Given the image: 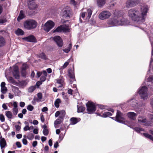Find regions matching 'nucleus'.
I'll use <instances>...</instances> for the list:
<instances>
[{
  "instance_id": "obj_1",
  "label": "nucleus",
  "mask_w": 153,
  "mask_h": 153,
  "mask_svg": "<svg viewBox=\"0 0 153 153\" xmlns=\"http://www.w3.org/2000/svg\"><path fill=\"white\" fill-rule=\"evenodd\" d=\"M149 10V7L144 4L141 7V11L134 9H131L128 11V16L132 20L141 24L145 21V16Z\"/></svg>"
},
{
  "instance_id": "obj_2",
  "label": "nucleus",
  "mask_w": 153,
  "mask_h": 153,
  "mask_svg": "<svg viewBox=\"0 0 153 153\" xmlns=\"http://www.w3.org/2000/svg\"><path fill=\"white\" fill-rule=\"evenodd\" d=\"M122 11L115 10L114 13V18L109 20L108 21L107 24L108 27L126 25H129V21L122 17Z\"/></svg>"
},
{
  "instance_id": "obj_3",
  "label": "nucleus",
  "mask_w": 153,
  "mask_h": 153,
  "mask_svg": "<svg viewBox=\"0 0 153 153\" xmlns=\"http://www.w3.org/2000/svg\"><path fill=\"white\" fill-rule=\"evenodd\" d=\"M37 22L33 19H28L24 22L23 26L25 29L30 30L35 28L37 25Z\"/></svg>"
},
{
  "instance_id": "obj_4",
  "label": "nucleus",
  "mask_w": 153,
  "mask_h": 153,
  "mask_svg": "<svg viewBox=\"0 0 153 153\" xmlns=\"http://www.w3.org/2000/svg\"><path fill=\"white\" fill-rule=\"evenodd\" d=\"M140 96L142 99H147L148 96L147 88L146 86H143L139 88L138 91Z\"/></svg>"
},
{
  "instance_id": "obj_5",
  "label": "nucleus",
  "mask_w": 153,
  "mask_h": 153,
  "mask_svg": "<svg viewBox=\"0 0 153 153\" xmlns=\"http://www.w3.org/2000/svg\"><path fill=\"white\" fill-rule=\"evenodd\" d=\"M55 23L51 20L48 21L44 25L43 28L46 32H48L54 26Z\"/></svg>"
},
{
  "instance_id": "obj_6",
  "label": "nucleus",
  "mask_w": 153,
  "mask_h": 153,
  "mask_svg": "<svg viewBox=\"0 0 153 153\" xmlns=\"http://www.w3.org/2000/svg\"><path fill=\"white\" fill-rule=\"evenodd\" d=\"M87 110L88 114H91L94 112L96 110V106L94 103L88 101L86 104Z\"/></svg>"
},
{
  "instance_id": "obj_7",
  "label": "nucleus",
  "mask_w": 153,
  "mask_h": 153,
  "mask_svg": "<svg viewBox=\"0 0 153 153\" xmlns=\"http://www.w3.org/2000/svg\"><path fill=\"white\" fill-rule=\"evenodd\" d=\"M140 2V0H127L126 3V6L129 8L135 6Z\"/></svg>"
},
{
  "instance_id": "obj_8",
  "label": "nucleus",
  "mask_w": 153,
  "mask_h": 153,
  "mask_svg": "<svg viewBox=\"0 0 153 153\" xmlns=\"http://www.w3.org/2000/svg\"><path fill=\"white\" fill-rule=\"evenodd\" d=\"M111 15V13L108 11L105 10L102 12L99 15V18L101 20H104L109 18Z\"/></svg>"
},
{
  "instance_id": "obj_9",
  "label": "nucleus",
  "mask_w": 153,
  "mask_h": 153,
  "mask_svg": "<svg viewBox=\"0 0 153 153\" xmlns=\"http://www.w3.org/2000/svg\"><path fill=\"white\" fill-rule=\"evenodd\" d=\"M61 15L64 18L68 19L72 15V12L70 8H66L63 10Z\"/></svg>"
},
{
  "instance_id": "obj_10",
  "label": "nucleus",
  "mask_w": 153,
  "mask_h": 153,
  "mask_svg": "<svg viewBox=\"0 0 153 153\" xmlns=\"http://www.w3.org/2000/svg\"><path fill=\"white\" fill-rule=\"evenodd\" d=\"M53 39L59 47L61 48L63 46V42L62 39L59 36H54L53 38Z\"/></svg>"
},
{
  "instance_id": "obj_11",
  "label": "nucleus",
  "mask_w": 153,
  "mask_h": 153,
  "mask_svg": "<svg viewBox=\"0 0 153 153\" xmlns=\"http://www.w3.org/2000/svg\"><path fill=\"white\" fill-rule=\"evenodd\" d=\"M138 121L140 123H142L143 125L146 126H151L150 122L147 121L146 119L144 117H139L138 118Z\"/></svg>"
},
{
  "instance_id": "obj_12",
  "label": "nucleus",
  "mask_w": 153,
  "mask_h": 153,
  "mask_svg": "<svg viewBox=\"0 0 153 153\" xmlns=\"http://www.w3.org/2000/svg\"><path fill=\"white\" fill-rule=\"evenodd\" d=\"M27 4L30 10H34L37 7V5L35 3L34 0H28Z\"/></svg>"
},
{
  "instance_id": "obj_13",
  "label": "nucleus",
  "mask_w": 153,
  "mask_h": 153,
  "mask_svg": "<svg viewBox=\"0 0 153 153\" xmlns=\"http://www.w3.org/2000/svg\"><path fill=\"white\" fill-rule=\"evenodd\" d=\"M124 118L122 117V113L120 111L117 110L116 117L115 118V120L120 123H122V120Z\"/></svg>"
},
{
  "instance_id": "obj_14",
  "label": "nucleus",
  "mask_w": 153,
  "mask_h": 153,
  "mask_svg": "<svg viewBox=\"0 0 153 153\" xmlns=\"http://www.w3.org/2000/svg\"><path fill=\"white\" fill-rule=\"evenodd\" d=\"M87 12H82L81 14V16L82 18H84L85 16H87V17L86 19H89L90 18L92 15V11L91 9H88L87 10Z\"/></svg>"
},
{
  "instance_id": "obj_15",
  "label": "nucleus",
  "mask_w": 153,
  "mask_h": 153,
  "mask_svg": "<svg viewBox=\"0 0 153 153\" xmlns=\"http://www.w3.org/2000/svg\"><path fill=\"white\" fill-rule=\"evenodd\" d=\"M56 84L59 85L58 86H57L58 88L64 87L65 86L64 79L62 77H60L59 78L56 79Z\"/></svg>"
},
{
  "instance_id": "obj_16",
  "label": "nucleus",
  "mask_w": 153,
  "mask_h": 153,
  "mask_svg": "<svg viewBox=\"0 0 153 153\" xmlns=\"http://www.w3.org/2000/svg\"><path fill=\"white\" fill-rule=\"evenodd\" d=\"M13 74L14 77L15 79H19V71L17 66H15L14 67Z\"/></svg>"
},
{
  "instance_id": "obj_17",
  "label": "nucleus",
  "mask_w": 153,
  "mask_h": 153,
  "mask_svg": "<svg viewBox=\"0 0 153 153\" xmlns=\"http://www.w3.org/2000/svg\"><path fill=\"white\" fill-rule=\"evenodd\" d=\"M150 34V33H148V35L149 36V40L151 43L152 47V57L151 58V60H150V64H151V63H152L153 62V58H152V56H153V42L152 41V40L153 39V38L151 37L150 35H152V33ZM151 64H150V65Z\"/></svg>"
},
{
  "instance_id": "obj_18",
  "label": "nucleus",
  "mask_w": 153,
  "mask_h": 153,
  "mask_svg": "<svg viewBox=\"0 0 153 153\" xmlns=\"http://www.w3.org/2000/svg\"><path fill=\"white\" fill-rule=\"evenodd\" d=\"M23 39L28 42H36L35 38L32 35L23 38Z\"/></svg>"
},
{
  "instance_id": "obj_19",
  "label": "nucleus",
  "mask_w": 153,
  "mask_h": 153,
  "mask_svg": "<svg viewBox=\"0 0 153 153\" xmlns=\"http://www.w3.org/2000/svg\"><path fill=\"white\" fill-rule=\"evenodd\" d=\"M127 115L130 119L134 120L136 118L137 114L133 112H129L127 113Z\"/></svg>"
},
{
  "instance_id": "obj_20",
  "label": "nucleus",
  "mask_w": 153,
  "mask_h": 153,
  "mask_svg": "<svg viewBox=\"0 0 153 153\" xmlns=\"http://www.w3.org/2000/svg\"><path fill=\"white\" fill-rule=\"evenodd\" d=\"M0 145L1 149L4 148L7 145L6 142L4 138L1 137L0 138Z\"/></svg>"
},
{
  "instance_id": "obj_21",
  "label": "nucleus",
  "mask_w": 153,
  "mask_h": 153,
  "mask_svg": "<svg viewBox=\"0 0 153 153\" xmlns=\"http://www.w3.org/2000/svg\"><path fill=\"white\" fill-rule=\"evenodd\" d=\"M68 76L71 79H73V81L75 80L74 70L71 69L68 70Z\"/></svg>"
},
{
  "instance_id": "obj_22",
  "label": "nucleus",
  "mask_w": 153,
  "mask_h": 153,
  "mask_svg": "<svg viewBox=\"0 0 153 153\" xmlns=\"http://www.w3.org/2000/svg\"><path fill=\"white\" fill-rule=\"evenodd\" d=\"M25 15L24 12L22 10H21L17 18V20L18 22H19L21 20L25 18Z\"/></svg>"
},
{
  "instance_id": "obj_23",
  "label": "nucleus",
  "mask_w": 153,
  "mask_h": 153,
  "mask_svg": "<svg viewBox=\"0 0 153 153\" xmlns=\"http://www.w3.org/2000/svg\"><path fill=\"white\" fill-rule=\"evenodd\" d=\"M97 3L99 7H102L105 4V0H97Z\"/></svg>"
},
{
  "instance_id": "obj_24",
  "label": "nucleus",
  "mask_w": 153,
  "mask_h": 153,
  "mask_svg": "<svg viewBox=\"0 0 153 153\" xmlns=\"http://www.w3.org/2000/svg\"><path fill=\"white\" fill-rule=\"evenodd\" d=\"M16 34L18 36H22L24 34V31L20 28H18L15 31Z\"/></svg>"
},
{
  "instance_id": "obj_25",
  "label": "nucleus",
  "mask_w": 153,
  "mask_h": 153,
  "mask_svg": "<svg viewBox=\"0 0 153 153\" xmlns=\"http://www.w3.org/2000/svg\"><path fill=\"white\" fill-rule=\"evenodd\" d=\"M5 40L4 39L2 36H0V47H1L5 45Z\"/></svg>"
},
{
  "instance_id": "obj_26",
  "label": "nucleus",
  "mask_w": 153,
  "mask_h": 153,
  "mask_svg": "<svg viewBox=\"0 0 153 153\" xmlns=\"http://www.w3.org/2000/svg\"><path fill=\"white\" fill-rule=\"evenodd\" d=\"M71 60L72 61H73V60L72 59H69L67 61V62H66L64 63L63 66H62L61 68H60V70H61V69H62L66 68L67 67V66L68 65L69 63L70 62Z\"/></svg>"
},
{
  "instance_id": "obj_27",
  "label": "nucleus",
  "mask_w": 153,
  "mask_h": 153,
  "mask_svg": "<svg viewBox=\"0 0 153 153\" xmlns=\"http://www.w3.org/2000/svg\"><path fill=\"white\" fill-rule=\"evenodd\" d=\"M78 119L76 118L72 117L70 119L71 124L74 125L78 122L79 120H78Z\"/></svg>"
},
{
  "instance_id": "obj_28",
  "label": "nucleus",
  "mask_w": 153,
  "mask_h": 153,
  "mask_svg": "<svg viewBox=\"0 0 153 153\" xmlns=\"http://www.w3.org/2000/svg\"><path fill=\"white\" fill-rule=\"evenodd\" d=\"M62 31L65 32H69V28L68 26L65 25H62Z\"/></svg>"
},
{
  "instance_id": "obj_29",
  "label": "nucleus",
  "mask_w": 153,
  "mask_h": 153,
  "mask_svg": "<svg viewBox=\"0 0 153 153\" xmlns=\"http://www.w3.org/2000/svg\"><path fill=\"white\" fill-rule=\"evenodd\" d=\"M59 117L60 118V119H57L54 122V124L55 127L56 128L57 127H56V125L58 124H60L61 123V122L62 121L61 119H62L63 118L62 117H61L60 116Z\"/></svg>"
},
{
  "instance_id": "obj_30",
  "label": "nucleus",
  "mask_w": 153,
  "mask_h": 153,
  "mask_svg": "<svg viewBox=\"0 0 153 153\" xmlns=\"http://www.w3.org/2000/svg\"><path fill=\"white\" fill-rule=\"evenodd\" d=\"M131 101H132L133 102H131L132 104H131V106H132L133 107H137V106L136 105L138 104L137 102H136V100L134 99H132L128 101V102H131Z\"/></svg>"
},
{
  "instance_id": "obj_31",
  "label": "nucleus",
  "mask_w": 153,
  "mask_h": 153,
  "mask_svg": "<svg viewBox=\"0 0 153 153\" xmlns=\"http://www.w3.org/2000/svg\"><path fill=\"white\" fill-rule=\"evenodd\" d=\"M5 115L9 119H11L12 117V113L10 111H7L6 112Z\"/></svg>"
},
{
  "instance_id": "obj_32",
  "label": "nucleus",
  "mask_w": 153,
  "mask_h": 153,
  "mask_svg": "<svg viewBox=\"0 0 153 153\" xmlns=\"http://www.w3.org/2000/svg\"><path fill=\"white\" fill-rule=\"evenodd\" d=\"M143 134L146 137L149 139L153 141V137H152V135L147 133H143Z\"/></svg>"
},
{
  "instance_id": "obj_33",
  "label": "nucleus",
  "mask_w": 153,
  "mask_h": 153,
  "mask_svg": "<svg viewBox=\"0 0 153 153\" xmlns=\"http://www.w3.org/2000/svg\"><path fill=\"white\" fill-rule=\"evenodd\" d=\"M112 115V114L111 113L109 112H105L101 116V117H106Z\"/></svg>"
},
{
  "instance_id": "obj_34",
  "label": "nucleus",
  "mask_w": 153,
  "mask_h": 153,
  "mask_svg": "<svg viewBox=\"0 0 153 153\" xmlns=\"http://www.w3.org/2000/svg\"><path fill=\"white\" fill-rule=\"evenodd\" d=\"M27 137L29 140H31L33 138L34 135L32 133L29 132L27 134Z\"/></svg>"
},
{
  "instance_id": "obj_35",
  "label": "nucleus",
  "mask_w": 153,
  "mask_h": 153,
  "mask_svg": "<svg viewBox=\"0 0 153 153\" xmlns=\"http://www.w3.org/2000/svg\"><path fill=\"white\" fill-rule=\"evenodd\" d=\"M61 102V100L59 99H57L54 102V105L56 108H58L59 106V104Z\"/></svg>"
},
{
  "instance_id": "obj_36",
  "label": "nucleus",
  "mask_w": 153,
  "mask_h": 153,
  "mask_svg": "<svg viewBox=\"0 0 153 153\" xmlns=\"http://www.w3.org/2000/svg\"><path fill=\"white\" fill-rule=\"evenodd\" d=\"M62 31V26H60L58 27L56 29L53 31V33L55 32H60Z\"/></svg>"
},
{
  "instance_id": "obj_37",
  "label": "nucleus",
  "mask_w": 153,
  "mask_h": 153,
  "mask_svg": "<svg viewBox=\"0 0 153 153\" xmlns=\"http://www.w3.org/2000/svg\"><path fill=\"white\" fill-rule=\"evenodd\" d=\"M39 57L42 59L45 60L47 59V57L44 53H40L39 55Z\"/></svg>"
},
{
  "instance_id": "obj_38",
  "label": "nucleus",
  "mask_w": 153,
  "mask_h": 153,
  "mask_svg": "<svg viewBox=\"0 0 153 153\" xmlns=\"http://www.w3.org/2000/svg\"><path fill=\"white\" fill-rule=\"evenodd\" d=\"M85 109V108L84 107L80 106L78 107L77 112L78 113L83 112Z\"/></svg>"
},
{
  "instance_id": "obj_39",
  "label": "nucleus",
  "mask_w": 153,
  "mask_h": 153,
  "mask_svg": "<svg viewBox=\"0 0 153 153\" xmlns=\"http://www.w3.org/2000/svg\"><path fill=\"white\" fill-rule=\"evenodd\" d=\"M36 89V87L34 86H30L28 89V91L29 93H32Z\"/></svg>"
},
{
  "instance_id": "obj_40",
  "label": "nucleus",
  "mask_w": 153,
  "mask_h": 153,
  "mask_svg": "<svg viewBox=\"0 0 153 153\" xmlns=\"http://www.w3.org/2000/svg\"><path fill=\"white\" fill-rule=\"evenodd\" d=\"M36 102H39L40 101L37 98L35 97L33 98L31 102L33 105H35L36 104Z\"/></svg>"
},
{
  "instance_id": "obj_41",
  "label": "nucleus",
  "mask_w": 153,
  "mask_h": 153,
  "mask_svg": "<svg viewBox=\"0 0 153 153\" xmlns=\"http://www.w3.org/2000/svg\"><path fill=\"white\" fill-rule=\"evenodd\" d=\"M134 129L138 133H139L141 131H144V129H143L138 127H135L134 128Z\"/></svg>"
},
{
  "instance_id": "obj_42",
  "label": "nucleus",
  "mask_w": 153,
  "mask_h": 153,
  "mask_svg": "<svg viewBox=\"0 0 153 153\" xmlns=\"http://www.w3.org/2000/svg\"><path fill=\"white\" fill-rule=\"evenodd\" d=\"M28 65L26 63H24L22 65L21 70L26 71V70L28 68Z\"/></svg>"
},
{
  "instance_id": "obj_43",
  "label": "nucleus",
  "mask_w": 153,
  "mask_h": 153,
  "mask_svg": "<svg viewBox=\"0 0 153 153\" xmlns=\"http://www.w3.org/2000/svg\"><path fill=\"white\" fill-rule=\"evenodd\" d=\"M27 109L29 111H32L34 109V107L31 105H29L27 106Z\"/></svg>"
},
{
  "instance_id": "obj_44",
  "label": "nucleus",
  "mask_w": 153,
  "mask_h": 153,
  "mask_svg": "<svg viewBox=\"0 0 153 153\" xmlns=\"http://www.w3.org/2000/svg\"><path fill=\"white\" fill-rule=\"evenodd\" d=\"M7 91V88L6 87L1 88V92L3 94H5Z\"/></svg>"
},
{
  "instance_id": "obj_45",
  "label": "nucleus",
  "mask_w": 153,
  "mask_h": 153,
  "mask_svg": "<svg viewBox=\"0 0 153 153\" xmlns=\"http://www.w3.org/2000/svg\"><path fill=\"white\" fill-rule=\"evenodd\" d=\"M21 73L22 76L24 77H25L27 75V73L25 70H21Z\"/></svg>"
},
{
  "instance_id": "obj_46",
  "label": "nucleus",
  "mask_w": 153,
  "mask_h": 153,
  "mask_svg": "<svg viewBox=\"0 0 153 153\" xmlns=\"http://www.w3.org/2000/svg\"><path fill=\"white\" fill-rule=\"evenodd\" d=\"M147 81L153 83V76H150L147 79Z\"/></svg>"
},
{
  "instance_id": "obj_47",
  "label": "nucleus",
  "mask_w": 153,
  "mask_h": 153,
  "mask_svg": "<svg viewBox=\"0 0 153 153\" xmlns=\"http://www.w3.org/2000/svg\"><path fill=\"white\" fill-rule=\"evenodd\" d=\"M8 80L9 82L11 83H13L15 82V80L12 77H9L8 78Z\"/></svg>"
},
{
  "instance_id": "obj_48",
  "label": "nucleus",
  "mask_w": 153,
  "mask_h": 153,
  "mask_svg": "<svg viewBox=\"0 0 153 153\" xmlns=\"http://www.w3.org/2000/svg\"><path fill=\"white\" fill-rule=\"evenodd\" d=\"M18 108H13L12 109V112L13 115H16L18 112Z\"/></svg>"
},
{
  "instance_id": "obj_49",
  "label": "nucleus",
  "mask_w": 153,
  "mask_h": 153,
  "mask_svg": "<svg viewBox=\"0 0 153 153\" xmlns=\"http://www.w3.org/2000/svg\"><path fill=\"white\" fill-rule=\"evenodd\" d=\"M37 97L38 99L40 101V102H41V100L42 97V94L41 93H38L37 94Z\"/></svg>"
},
{
  "instance_id": "obj_50",
  "label": "nucleus",
  "mask_w": 153,
  "mask_h": 153,
  "mask_svg": "<svg viewBox=\"0 0 153 153\" xmlns=\"http://www.w3.org/2000/svg\"><path fill=\"white\" fill-rule=\"evenodd\" d=\"M3 127L4 130H8L10 129L9 126L7 124H3Z\"/></svg>"
},
{
  "instance_id": "obj_51",
  "label": "nucleus",
  "mask_w": 153,
  "mask_h": 153,
  "mask_svg": "<svg viewBox=\"0 0 153 153\" xmlns=\"http://www.w3.org/2000/svg\"><path fill=\"white\" fill-rule=\"evenodd\" d=\"M43 133L44 135H47L48 134V129L44 128L43 131Z\"/></svg>"
},
{
  "instance_id": "obj_52",
  "label": "nucleus",
  "mask_w": 153,
  "mask_h": 153,
  "mask_svg": "<svg viewBox=\"0 0 153 153\" xmlns=\"http://www.w3.org/2000/svg\"><path fill=\"white\" fill-rule=\"evenodd\" d=\"M13 108H18V103L16 101L13 102Z\"/></svg>"
},
{
  "instance_id": "obj_53",
  "label": "nucleus",
  "mask_w": 153,
  "mask_h": 153,
  "mask_svg": "<svg viewBox=\"0 0 153 153\" xmlns=\"http://www.w3.org/2000/svg\"><path fill=\"white\" fill-rule=\"evenodd\" d=\"M66 132V131L65 130L64 134H62V133L60 134L59 137V138L61 139V140H62L63 139V138L64 136V135L65 134Z\"/></svg>"
},
{
  "instance_id": "obj_54",
  "label": "nucleus",
  "mask_w": 153,
  "mask_h": 153,
  "mask_svg": "<svg viewBox=\"0 0 153 153\" xmlns=\"http://www.w3.org/2000/svg\"><path fill=\"white\" fill-rule=\"evenodd\" d=\"M0 120L1 122H4L5 121L4 116L2 114H0Z\"/></svg>"
},
{
  "instance_id": "obj_55",
  "label": "nucleus",
  "mask_w": 153,
  "mask_h": 153,
  "mask_svg": "<svg viewBox=\"0 0 153 153\" xmlns=\"http://www.w3.org/2000/svg\"><path fill=\"white\" fill-rule=\"evenodd\" d=\"M15 128H16V130L17 131L19 132L21 128V126L18 125L15 126Z\"/></svg>"
},
{
  "instance_id": "obj_56",
  "label": "nucleus",
  "mask_w": 153,
  "mask_h": 153,
  "mask_svg": "<svg viewBox=\"0 0 153 153\" xmlns=\"http://www.w3.org/2000/svg\"><path fill=\"white\" fill-rule=\"evenodd\" d=\"M23 129L25 131H26L27 130H30V128L29 125H26L24 128Z\"/></svg>"
},
{
  "instance_id": "obj_57",
  "label": "nucleus",
  "mask_w": 153,
  "mask_h": 153,
  "mask_svg": "<svg viewBox=\"0 0 153 153\" xmlns=\"http://www.w3.org/2000/svg\"><path fill=\"white\" fill-rule=\"evenodd\" d=\"M98 106L99 108L101 109H105V107H106V106L103 105H98Z\"/></svg>"
},
{
  "instance_id": "obj_58",
  "label": "nucleus",
  "mask_w": 153,
  "mask_h": 153,
  "mask_svg": "<svg viewBox=\"0 0 153 153\" xmlns=\"http://www.w3.org/2000/svg\"><path fill=\"white\" fill-rule=\"evenodd\" d=\"M46 78L45 76H42L40 78L41 81L42 82H44L46 80Z\"/></svg>"
},
{
  "instance_id": "obj_59",
  "label": "nucleus",
  "mask_w": 153,
  "mask_h": 153,
  "mask_svg": "<svg viewBox=\"0 0 153 153\" xmlns=\"http://www.w3.org/2000/svg\"><path fill=\"white\" fill-rule=\"evenodd\" d=\"M25 105V103L23 102H21L19 103V106L22 108L24 107Z\"/></svg>"
},
{
  "instance_id": "obj_60",
  "label": "nucleus",
  "mask_w": 153,
  "mask_h": 153,
  "mask_svg": "<svg viewBox=\"0 0 153 153\" xmlns=\"http://www.w3.org/2000/svg\"><path fill=\"white\" fill-rule=\"evenodd\" d=\"M40 119L41 122L42 123H44L45 120V119L44 117V116L43 115L41 114L40 116Z\"/></svg>"
},
{
  "instance_id": "obj_61",
  "label": "nucleus",
  "mask_w": 153,
  "mask_h": 153,
  "mask_svg": "<svg viewBox=\"0 0 153 153\" xmlns=\"http://www.w3.org/2000/svg\"><path fill=\"white\" fill-rule=\"evenodd\" d=\"M7 21V20L6 19H0V23L1 24H3L5 22H6Z\"/></svg>"
},
{
  "instance_id": "obj_62",
  "label": "nucleus",
  "mask_w": 153,
  "mask_h": 153,
  "mask_svg": "<svg viewBox=\"0 0 153 153\" xmlns=\"http://www.w3.org/2000/svg\"><path fill=\"white\" fill-rule=\"evenodd\" d=\"M22 142L25 145H26L27 144V141L26 139L23 138L22 139Z\"/></svg>"
},
{
  "instance_id": "obj_63",
  "label": "nucleus",
  "mask_w": 153,
  "mask_h": 153,
  "mask_svg": "<svg viewBox=\"0 0 153 153\" xmlns=\"http://www.w3.org/2000/svg\"><path fill=\"white\" fill-rule=\"evenodd\" d=\"M16 145L18 148H21L22 146L21 143L19 142H17L16 143Z\"/></svg>"
},
{
  "instance_id": "obj_64",
  "label": "nucleus",
  "mask_w": 153,
  "mask_h": 153,
  "mask_svg": "<svg viewBox=\"0 0 153 153\" xmlns=\"http://www.w3.org/2000/svg\"><path fill=\"white\" fill-rule=\"evenodd\" d=\"M149 117L151 119V121L153 122V115L151 114H149Z\"/></svg>"
}]
</instances>
